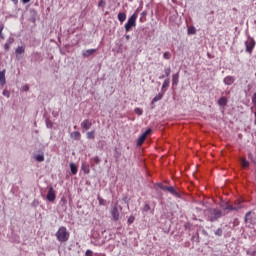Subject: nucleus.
Masks as SVG:
<instances>
[{
    "mask_svg": "<svg viewBox=\"0 0 256 256\" xmlns=\"http://www.w3.org/2000/svg\"><path fill=\"white\" fill-rule=\"evenodd\" d=\"M135 114L138 116H142L143 115V109L140 107H136L135 108Z\"/></svg>",
    "mask_w": 256,
    "mask_h": 256,
    "instance_id": "26",
    "label": "nucleus"
},
{
    "mask_svg": "<svg viewBox=\"0 0 256 256\" xmlns=\"http://www.w3.org/2000/svg\"><path fill=\"white\" fill-rule=\"evenodd\" d=\"M3 95L9 97L8 91L4 90Z\"/></svg>",
    "mask_w": 256,
    "mask_h": 256,
    "instance_id": "44",
    "label": "nucleus"
},
{
    "mask_svg": "<svg viewBox=\"0 0 256 256\" xmlns=\"http://www.w3.org/2000/svg\"><path fill=\"white\" fill-rule=\"evenodd\" d=\"M227 103H228V100H227V97H225V96H222L218 99V105L221 107L226 106Z\"/></svg>",
    "mask_w": 256,
    "mask_h": 256,
    "instance_id": "15",
    "label": "nucleus"
},
{
    "mask_svg": "<svg viewBox=\"0 0 256 256\" xmlns=\"http://www.w3.org/2000/svg\"><path fill=\"white\" fill-rule=\"evenodd\" d=\"M243 203H244V200L243 199H237L234 204H233V208H238V210H241L243 208Z\"/></svg>",
    "mask_w": 256,
    "mask_h": 256,
    "instance_id": "14",
    "label": "nucleus"
},
{
    "mask_svg": "<svg viewBox=\"0 0 256 256\" xmlns=\"http://www.w3.org/2000/svg\"><path fill=\"white\" fill-rule=\"evenodd\" d=\"M5 73L6 71H0V85H5L6 84V78H5Z\"/></svg>",
    "mask_w": 256,
    "mask_h": 256,
    "instance_id": "17",
    "label": "nucleus"
},
{
    "mask_svg": "<svg viewBox=\"0 0 256 256\" xmlns=\"http://www.w3.org/2000/svg\"><path fill=\"white\" fill-rule=\"evenodd\" d=\"M10 45H11V42L9 43V42H6L5 44H4V49L6 50V51H9L10 50Z\"/></svg>",
    "mask_w": 256,
    "mask_h": 256,
    "instance_id": "35",
    "label": "nucleus"
},
{
    "mask_svg": "<svg viewBox=\"0 0 256 256\" xmlns=\"http://www.w3.org/2000/svg\"><path fill=\"white\" fill-rule=\"evenodd\" d=\"M31 0H22L23 4H28Z\"/></svg>",
    "mask_w": 256,
    "mask_h": 256,
    "instance_id": "46",
    "label": "nucleus"
},
{
    "mask_svg": "<svg viewBox=\"0 0 256 256\" xmlns=\"http://www.w3.org/2000/svg\"><path fill=\"white\" fill-rule=\"evenodd\" d=\"M219 207L224 211H239L240 206L234 208L233 205L229 204V202H220Z\"/></svg>",
    "mask_w": 256,
    "mask_h": 256,
    "instance_id": "6",
    "label": "nucleus"
},
{
    "mask_svg": "<svg viewBox=\"0 0 256 256\" xmlns=\"http://www.w3.org/2000/svg\"><path fill=\"white\" fill-rule=\"evenodd\" d=\"M235 82V78L233 76H226L223 79V83L227 86H231Z\"/></svg>",
    "mask_w": 256,
    "mask_h": 256,
    "instance_id": "11",
    "label": "nucleus"
},
{
    "mask_svg": "<svg viewBox=\"0 0 256 256\" xmlns=\"http://www.w3.org/2000/svg\"><path fill=\"white\" fill-rule=\"evenodd\" d=\"M214 235H216L217 237H221L223 235L222 228H217L216 232H214Z\"/></svg>",
    "mask_w": 256,
    "mask_h": 256,
    "instance_id": "29",
    "label": "nucleus"
},
{
    "mask_svg": "<svg viewBox=\"0 0 256 256\" xmlns=\"http://www.w3.org/2000/svg\"><path fill=\"white\" fill-rule=\"evenodd\" d=\"M171 58V53L170 52H164V59L170 60Z\"/></svg>",
    "mask_w": 256,
    "mask_h": 256,
    "instance_id": "33",
    "label": "nucleus"
},
{
    "mask_svg": "<svg viewBox=\"0 0 256 256\" xmlns=\"http://www.w3.org/2000/svg\"><path fill=\"white\" fill-rule=\"evenodd\" d=\"M47 199H48V201H50V202H54V201H55V199H56V193H55L53 187H50V188H49V192H48V194H47Z\"/></svg>",
    "mask_w": 256,
    "mask_h": 256,
    "instance_id": "9",
    "label": "nucleus"
},
{
    "mask_svg": "<svg viewBox=\"0 0 256 256\" xmlns=\"http://www.w3.org/2000/svg\"><path fill=\"white\" fill-rule=\"evenodd\" d=\"M92 126V122L89 120V119H85L84 121H82L81 123V127L84 129V130H89Z\"/></svg>",
    "mask_w": 256,
    "mask_h": 256,
    "instance_id": "12",
    "label": "nucleus"
},
{
    "mask_svg": "<svg viewBox=\"0 0 256 256\" xmlns=\"http://www.w3.org/2000/svg\"><path fill=\"white\" fill-rule=\"evenodd\" d=\"M0 30L3 31L4 30V25L3 23L0 22Z\"/></svg>",
    "mask_w": 256,
    "mask_h": 256,
    "instance_id": "45",
    "label": "nucleus"
},
{
    "mask_svg": "<svg viewBox=\"0 0 256 256\" xmlns=\"http://www.w3.org/2000/svg\"><path fill=\"white\" fill-rule=\"evenodd\" d=\"M240 163H241L242 168H244V169L248 168L250 166L249 161L245 157L240 158Z\"/></svg>",
    "mask_w": 256,
    "mask_h": 256,
    "instance_id": "16",
    "label": "nucleus"
},
{
    "mask_svg": "<svg viewBox=\"0 0 256 256\" xmlns=\"http://www.w3.org/2000/svg\"><path fill=\"white\" fill-rule=\"evenodd\" d=\"M96 52H97V49H87L82 52V56L84 58H88V57L92 56L93 54H95Z\"/></svg>",
    "mask_w": 256,
    "mask_h": 256,
    "instance_id": "10",
    "label": "nucleus"
},
{
    "mask_svg": "<svg viewBox=\"0 0 256 256\" xmlns=\"http://www.w3.org/2000/svg\"><path fill=\"white\" fill-rule=\"evenodd\" d=\"M100 205H103V200L102 199H100Z\"/></svg>",
    "mask_w": 256,
    "mask_h": 256,
    "instance_id": "50",
    "label": "nucleus"
},
{
    "mask_svg": "<svg viewBox=\"0 0 256 256\" xmlns=\"http://www.w3.org/2000/svg\"><path fill=\"white\" fill-rule=\"evenodd\" d=\"M118 19H119V21H120L121 23L125 22L126 19H127L126 13L120 12V13L118 14Z\"/></svg>",
    "mask_w": 256,
    "mask_h": 256,
    "instance_id": "20",
    "label": "nucleus"
},
{
    "mask_svg": "<svg viewBox=\"0 0 256 256\" xmlns=\"http://www.w3.org/2000/svg\"><path fill=\"white\" fill-rule=\"evenodd\" d=\"M196 33L195 28H188V34L194 35Z\"/></svg>",
    "mask_w": 256,
    "mask_h": 256,
    "instance_id": "39",
    "label": "nucleus"
},
{
    "mask_svg": "<svg viewBox=\"0 0 256 256\" xmlns=\"http://www.w3.org/2000/svg\"><path fill=\"white\" fill-rule=\"evenodd\" d=\"M248 159H249L251 162H255L253 153H248Z\"/></svg>",
    "mask_w": 256,
    "mask_h": 256,
    "instance_id": "37",
    "label": "nucleus"
},
{
    "mask_svg": "<svg viewBox=\"0 0 256 256\" xmlns=\"http://www.w3.org/2000/svg\"><path fill=\"white\" fill-rule=\"evenodd\" d=\"M252 104L256 108V93H254L253 96H252Z\"/></svg>",
    "mask_w": 256,
    "mask_h": 256,
    "instance_id": "36",
    "label": "nucleus"
},
{
    "mask_svg": "<svg viewBox=\"0 0 256 256\" xmlns=\"http://www.w3.org/2000/svg\"><path fill=\"white\" fill-rule=\"evenodd\" d=\"M86 256H93L92 250H87L86 251Z\"/></svg>",
    "mask_w": 256,
    "mask_h": 256,
    "instance_id": "40",
    "label": "nucleus"
},
{
    "mask_svg": "<svg viewBox=\"0 0 256 256\" xmlns=\"http://www.w3.org/2000/svg\"><path fill=\"white\" fill-rule=\"evenodd\" d=\"M223 216L222 210H218V208H214L210 212V222H216Z\"/></svg>",
    "mask_w": 256,
    "mask_h": 256,
    "instance_id": "4",
    "label": "nucleus"
},
{
    "mask_svg": "<svg viewBox=\"0 0 256 256\" xmlns=\"http://www.w3.org/2000/svg\"><path fill=\"white\" fill-rule=\"evenodd\" d=\"M71 138L74 140H80L81 138V133L79 131H74L71 133Z\"/></svg>",
    "mask_w": 256,
    "mask_h": 256,
    "instance_id": "18",
    "label": "nucleus"
},
{
    "mask_svg": "<svg viewBox=\"0 0 256 256\" xmlns=\"http://www.w3.org/2000/svg\"><path fill=\"white\" fill-rule=\"evenodd\" d=\"M23 90H24L25 92H28V91H29V85H25V86L23 87Z\"/></svg>",
    "mask_w": 256,
    "mask_h": 256,
    "instance_id": "42",
    "label": "nucleus"
},
{
    "mask_svg": "<svg viewBox=\"0 0 256 256\" xmlns=\"http://www.w3.org/2000/svg\"><path fill=\"white\" fill-rule=\"evenodd\" d=\"M245 52L248 53L249 55H252L255 47H256V41L254 38L249 37L245 42Z\"/></svg>",
    "mask_w": 256,
    "mask_h": 256,
    "instance_id": "2",
    "label": "nucleus"
},
{
    "mask_svg": "<svg viewBox=\"0 0 256 256\" xmlns=\"http://www.w3.org/2000/svg\"><path fill=\"white\" fill-rule=\"evenodd\" d=\"M137 14L134 13L125 25L126 32H129L133 27H136Z\"/></svg>",
    "mask_w": 256,
    "mask_h": 256,
    "instance_id": "5",
    "label": "nucleus"
},
{
    "mask_svg": "<svg viewBox=\"0 0 256 256\" xmlns=\"http://www.w3.org/2000/svg\"><path fill=\"white\" fill-rule=\"evenodd\" d=\"M129 39H130V35H127V36H126V40H129Z\"/></svg>",
    "mask_w": 256,
    "mask_h": 256,
    "instance_id": "48",
    "label": "nucleus"
},
{
    "mask_svg": "<svg viewBox=\"0 0 256 256\" xmlns=\"http://www.w3.org/2000/svg\"><path fill=\"white\" fill-rule=\"evenodd\" d=\"M165 76H166V75H162V76H160V79H164V78H165Z\"/></svg>",
    "mask_w": 256,
    "mask_h": 256,
    "instance_id": "49",
    "label": "nucleus"
},
{
    "mask_svg": "<svg viewBox=\"0 0 256 256\" xmlns=\"http://www.w3.org/2000/svg\"><path fill=\"white\" fill-rule=\"evenodd\" d=\"M163 98V94L158 93V95L154 96V98L152 99V103L158 102Z\"/></svg>",
    "mask_w": 256,
    "mask_h": 256,
    "instance_id": "23",
    "label": "nucleus"
},
{
    "mask_svg": "<svg viewBox=\"0 0 256 256\" xmlns=\"http://www.w3.org/2000/svg\"><path fill=\"white\" fill-rule=\"evenodd\" d=\"M71 172L73 175H76L78 172V168L74 163H71Z\"/></svg>",
    "mask_w": 256,
    "mask_h": 256,
    "instance_id": "25",
    "label": "nucleus"
},
{
    "mask_svg": "<svg viewBox=\"0 0 256 256\" xmlns=\"http://www.w3.org/2000/svg\"><path fill=\"white\" fill-rule=\"evenodd\" d=\"M151 210L149 204H144V209H142V211L144 212H149Z\"/></svg>",
    "mask_w": 256,
    "mask_h": 256,
    "instance_id": "34",
    "label": "nucleus"
},
{
    "mask_svg": "<svg viewBox=\"0 0 256 256\" xmlns=\"http://www.w3.org/2000/svg\"><path fill=\"white\" fill-rule=\"evenodd\" d=\"M121 211H122V206H118V204H115V206H112L110 213L113 221H119Z\"/></svg>",
    "mask_w": 256,
    "mask_h": 256,
    "instance_id": "3",
    "label": "nucleus"
},
{
    "mask_svg": "<svg viewBox=\"0 0 256 256\" xmlns=\"http://www.w3.org/2000/svg\"><path fill=\"white\" fill-rule=\"evenodd\" d=\"M254 116L256 117V108H255V113H254Z\"/></svg>",
    "mask_w": 256,
    "mask_h": 256,
    "instance_id": "51",
    "label": "nucleus"
},
{
    "mask_svg": "<svg viewBox=\"0 0 256 256\" xmlns=\"http://www.w3.org/2000/svg\"><path fill=\"white\" fill-rule=\"evenodd\" d=\"M0 38L4 40L3 30H0Z\"/></svg>",
    "mask_w": 256,
    "mask_h": 256,
    "instance_id": "43",
    "label": "nucleus"
},
{
    "mask_svg": "<svg viewBox=\"0 0 256 256\" xmlns=\"http://www.w3.org/2000/svg\"><path fill=\"white\" fill-rule=\"evenodd\" d=\"M104 5H105V1L104 0H100L99 7H104Z\"/></svg>",
    "mask_w": 256,
    "mask_h": 256,
    "instance_id": "41",
    "label": "nucleus"
},
{
    "mask_svg": "<svg viewBox=\"0 0 256 256\" xmlns=\"http://www.w3.org/2000/svg\"><path fill=\"white\" fill-rule=\"evenodd\" d=\"M162 190L170 192V194L174 196H178V192L175 190L173 186H164L162 187Z\"/></svg>",
    "mask_w": 256,
    "mask_h": 256,
    "instance_id": "13",
    "label": "nucleus"
},
{
    "mask_svg": "<svg viewBox=\"0 0 256 256\" xmlns=\"http://www.w3.org/2000/svg\"><path fill=\"white\" fill-rule=\"evenodd\" d=\"M35 159L38 162H44V155L43 154H38V155L35 156Z\"/></svg>",
    "mask_w": 256,
    "mask_h": 256,
    "instance_id": "28",
    "label": "nucleus"
},
{
    "mask_svg": "<svg viewBox=\"0 0 256 256\" xmlns=\"http://www.w3.org/2000/svg\"><path fill=\"white\" fill-rule=\"evenodd\" d=\"M82 170L85 172V174H89L90 173L89 165L83 164Z\"/></svg>",
    "mask_w": 256,
    "mask_h": 256,
    "instance_id": "27",
    "label": "nucleus"
},
{
    "mask_svg": "<svg viewBox=\"0 0 256 256\" xmlns=\"http://www.w3.org/2000/svg\"><path fill=\"white\" fill-rule=\"evenodd\" d=\"M179 82V73L173 74L172 75V85H177Z\"/></svg>",
    "mask_w": 256,
    "mask_h": 256,
    "instance_id": "19",
    "label": "nucleus"
},
{
    "mask_svg": "<svg viewBox=\"0 0 256 256\" xmlns=\"http://www.w3.org/2000/svg\"><path fill=\"white\" fill-rule=\"evenodd\" d=\"M134 221H135V216H129V218H128V224L131 225V224L134 223Z\"/></svg>",
    "mask_w": 256,
    "mask_h": 256,
    "instance_id": "32",
    "label": "nucleus"
},
{
    "mask_svg": "<svg viewBox=\"0 0 256 256\" xmlns=\"http://www.w3.org/2000/svg\"><path fill=\"white\" fill-rule=\"evenodd\" d=\"M25 53V47L24 46H19L16 48V54L21 55Z\"/></svg>",
    "mask_w": 256,
    "mask_h": 256,
    "instance_id": "21",
    "label": "nucleus"
},
{
    "mask_svg": "<svg viewBox=\"0 0 256 256\" xmlns=\"http://www.w3.org/2000/svg\"><path fill=\"white\" fill-rule=\"evenodd\" d=\"M94 162H95L97 165H99L100 162H101L100 157H99V156H95V157H94Z\"/></svg>",
    "mask_w": 256,
    "mask_h": 256,
    "instance_id": "38",
    "label": "nucleus"
},
{
    "mask_svg": "<svg viewBox=\"0 0 256 256\" xmlns=\"http://www.w3.org/2000/svg\"><path fill=\"white\" fill-rule=\"evenodd\" d=\"M151 133H152V129L151 128L146 129V132L142 133L140 135V137H138V141L136 142V145L142 146L143 143L145 142L147 136L150 135Z\"/></svg>",
    "mask_w": 256,
    "mask_h": 256,
    "instance_id": "7",
    "label": "nucleus"
},
{
    "mask_svg": "<svg viewBox=\"0 0 256 256\" xmlns=\"http://www.w3.org/2000/svg\"><path fill=\"white\" fill-rule=\"evenodd\" d=\"M87 138L89 140H94L95 139V130L87 132Z\"/></svg>",
    "mask_w": 256,
    "mask_h": 256,
    "instance_id": "22",
    "label": "nucleus"
},
{
    "mask_svg": "<svg viewBox=\"0 0 256 256\" xmlns=\"http://www.w3.org/2000/svg\"><path fill=\"white\" fill-rule=\"evenodd\" d=\"M56 238L60 243H66L70 238V233L65 226H61L56 232Z\"/></svg>",
    "mask_w": 256,
    "mask_h": 256,
    "instance_id": "1",
    "label": "nucleus"
},
{
    "mask_svg": "<svg viewBox=\"0 0 256 256\" xmlns=\"http://www.w3.org/2000/svg\"><path fill=\"white\" fill-rule=\"evenodd\" d=\"M46 126H47V128L52 129V127H53V122H52V120L46 119Z\"/></svg>",
    "mask_w": 256,
    "mask_h": 256,
    "instance_id": "30",
    "label": "nucleus"
},
{
    "mask_svg": "<svg viewBox=\"0 0 256 256\" xmlns=\"http://www.w3.org/2000/svg\"><path fill=\"white\" fill-rule=\"evenodd\" d=\"M12 2L17 5L18 4V0H12Z\"/></svg>",
    "mask_w": 256,
    "mask_h": 256,
    "instance_id": "47",
    "label": "nucleus"
},
{
    "mask_svg": "<svg viewBox=\"0 0 256 256\" xmlns=\"http://www.w3.org/2000/svg\"><path fill=\"white\" fill-rule=\"evenodd\" d=\"M244 222L245 223H249L251 225L256 224V216H255V214H253V216H252V212H247L245 214Z\"/></svg>",
    "mask_w": 256,
    "mask_h": 256,
    "instance_id": "8",
    "label": "nucleus"
},
{
    "mask_svg": "<svg viewBox=\"0 0 256 256\" xmlns=\"http://www.w3.org/2000/svg\"><path fill=\"white\" fill-rule=\"evenodd\" d=\"M164 74H165L166 77H169L170 74H171V68L168 67V68L164 69Z\"/></svg>",
    "mask_w": 256,
    "mask_h": 256,
    "instance_id": "31",
    "label": "nucleus"
},
{
    "mask_svg": "<svg viewBox=\"0 0 256 256\" xmlns=\"http://www.w3.org/2000/svg\"><path fill=\"white\" fill-rule=\"evenodd\" d=\"M169 85H170V79L169 78L164 79V83H162V89L168 88Z\"/></svg>",
    "mask_w": 256,
    "mask_h": 256,
    "instance_id": "24",
    "label": "nucleus"
}]
</instances>
